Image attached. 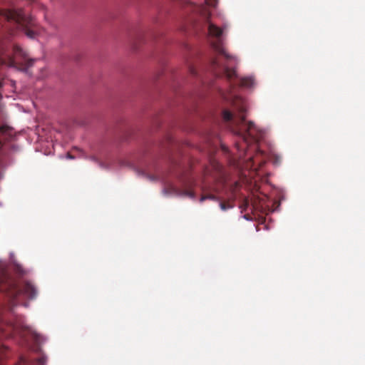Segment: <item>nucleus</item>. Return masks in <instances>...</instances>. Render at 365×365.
Returning a JSON list of instances; mask_svg holds the SVG:
<instances>
[{
	"label": "nucleus",
	"mask_w": 365,
	"mask_h": 365,
	"mask_svg": "<svg viewBox=\"0 0 365 365\" xmlns=\"http://www.w3.org/2000/svg\"><path fill=\"white\" fill-rule=\"evenodd\" d=\"M15 137L14 128L2 125L0 126V166L2 165V159L6 155L5 146L6 143L11 141Z\"/></svg>",
	"instance_id": "6"
},
{
	"label": "nucleus",
	"mask_w": 365,
	"mask_h": 365,
	"mask_svg": "<svg viewBox=\"0 0 365 365\" xmlns=\"http://www.w3.org/2000/svg\"><path fill=\"white\" fill-rule=\"evenodd\" d=\"M210 16V14L207 10V34H208L215 38L210 42L212 48L217 53L223 56L227 61H237L236 57L229 54L224 47L222 29L210 22L209 20Z\"/></svg>",
	"instance_id": "4"
},
{
	"label": "nucleus",
	"mask_w": 365,
	"mask_h": 365,
	"mask_svg": "<svg viewBox=\"0 0 365 365\" xmlns=\"http://www.w3.org/2000/svg\"><path fill=\"white\" fill-rule=\"evenodd\" d=\"M68 157L70 158H72V157L71 156L70 154H68Z\"/></svg>",
	"instance_id": "22"
},
{
	"label": "nucleus",
	"mask_w": 365,
	"mask_h": 365,
	"mask_svg": "<svg viewBox=\"0 0 365 365\" xmlns=\"http://www.w3.org/2000/svg\"><path fill=\"white\" fill-rule=\"evenodd\" d=\"M220 201V207L222 210L226 211L228 209H231L233 207V205L230 204V202H225L222 200Z\"/></svg>",
	"instance_id": "11"
},
{
	"label": "nucleus",
	"mask_w": 365,
	"mask_h": 365,
	"mask_svg": "<svg viewBox=\"0 0 365 365\" xmlns=\"http://www.w3.org/2000/svg\"><path fill=\"white\" fill-rule=\"evenodd\" d=\"M205 200V194H202L201 197H200V200L203 201Z\"/></svg>",
	"instance_id": "19"
},
{
	"label": "nucleus",
	"mask_w": 365,
	"mask_h": 365,
	"mask_svg": "<svg viewBox=\"0 0 365 365\" xmlns=\"http://www.w3.org/2000/svg\"><path fill=\"white\" fill-rule=\"evenodd\" d=\"M190 73H191L192 75H193V76H197V75H198V71H197V70L195 67H193V66H190Z\"/></svg>",
	"instance_id": "14"
},
{
	"label": "nucleus",
	"mask_w": 365,
	"mask_h": 365,
	"mask_svg": "<svg viewBox=\"0 0 365 365\" xmlns=\"http://www.w3.org/2000/svg\"><path fill=\"white\" fill-rule=\"evenodd\" d=\"M224 98L232 103L236 113L225 109L222 112V120L230 130L240 137L242 143H237L236 145L238 150H243L246 155V149L258 141L262 135V131L252 121H246L247 107L243 98L234 93H230Z\"/></svg>",
	"instance_id": "1"
},
{
	"label": "nucleus",
	"mask_w": 365,
	"mask_h": 365,
	"mask_svg": "<svg viewBox=\"0 0 365 365\" xmlns=\"http://www.w3.org/2000/svg\"><path fill=\"white\" fill-rule=\"evenodd\" d=\"M249 205V200L247 198H245L243 200V204L242 206H243L245 208L247 207Z\"/></svg>",
	"instance_id": "18"
},
{
	"label": "nucleus",
	"mask_w": 365,
	"mask_h": 365,
	"mask_svg": "<svg viewBox=\"0 0 365 365\" xmlns=\"http://www.w3.org/2000/svg\"><path fill=\"white\" fill-rule=\"evenodd\" d=\"M192 184V180H190L187 185V186L189 187V189L184 190L183 195L192 198V197H194V192L190 188Z\"/></svg>",
	"instance_id": "10"
},
{
	"label": "nucleus",
	"mask_w": 365,
	"mask_h": 365,
	"mask_svg": "<svg viewBox=\"0 0 365 365\" xmlns=\"http://www.w3.org/2000/svg\"><path fill=\"white\" fill-rule=\"evenodd\" d=\"M206 197H207V200H219V198L213 195H211V194H209L207 192V195H206Z\"/></svg>",
	"instance_id": "15"
},
{
	"label": "nucleus",
	"mask_w": 365,
	"mask_h": 365,
	"mask_svg": "<svg viewBox=\"0 0 365 365\" xmlns=\"http://www.w3.org/2000/svg\"><path fill=\"white\" fill-rule=\"evenodd\" d=\"M38 362H39L40 364L43 363V359H40L38 360Z\"/></svg>",
	"instance_id": "20"
},
{
	"label": "nucleus",
	"mask_w": 365,
	"mask_h": 365,
	"mask_svg": "<svg viewBox=\"0 0 365 365\" xmlns=\"http://www.w3.org/2000/svg\"><path fill=\"white\" fill-rule=\"evenodd\" d=\"M218 4V0H207V7L215 8Z\"/></svg>",
	"instance_id": "12"
},
{
	"label": "nucleus",
	"mask_w": 365,
	"mask_h": 365,
	"mask_svg": "<svg viewBox=\"0 0 365 365\" xmlns=\"http://www.w3.org/2000/svg\"><path fill=\"white\" fill-rule=\"evenodd\" d=\"M17 365H30V362L24 357H21Z\"/></svg>",
	"instance_id": "13"
},
{
	"label": "nucleus",
	"mask_w": 365,
	"mask_h": 365,
	"mask_svg": "<svg viewBox=\"0 0 365 365\" xmlns=\"http://www.w3.org/2000/svg\"><path fill=\"white\" fill-rule=\"evenodd\" d=\"M147 178L150 180H157L159 179L158 177L150 175H147Z\"/></svg>",
	"instance_id": "17"
},
{
	"label": "nucleus",
	"mask_w": 365,
	"mask_h": 365,
	"mask_svg": "<svg viewBox=\"0 0 365 365\" xmlns=\"http://www.w3.org/2000/svg\"><path fill=\"white\" fill-rule=\"evenodd\" d=\"M211 67L217 76H224L230 83L231 91L235 88V84L231 82L233 79L237 78V74L235 68H229L227 66L221 63L217 57L212 60Z\"/></svg>",
	"instance_id": "5"
},
{
	"label": "nucleus",
	"mask_w": 365,
	"mask_h": 365,
	"mask_svg": "<svg viewBox=\"0 0 365 365\" xmlns=\"http://www.w3.org/2000/svg\"><path fill=\"white\" fill-rule=\"evenodd\" d=\"M187 6L189 11H190L194 15L203 18L205 11L203 4H195L193 3H188Z\"/></svg>",
	"instance_id": "7"
},
{
	"label": "nucleus",
	"mask_w": 365,
	"mask_h": 365,
	"mask_svg": "<svg viewBox=\"0 0 365 365\" xmlns=\"http://www.w3.org/2000/svg\"><path fill=\"white\" fill-rule=\"evenodd\" d=\"M206 142H207V146L208 145V134L207 133V140H206Z\"/></svg>",
	"instance_id": "21"
},
{
	"label": "nucleus",
	"mask_w": 365,
	"mask_h": 365,
	"mask_svg": "<svg viewBox=\"0 0 365 365\" xmlns=\"http://www.w3.org/2000/svg\"><path fill=\"white\" fill-rule=\"evenodd\" d=\"M210 163L213 164V166L215 168L216 170L219 171L221 170V166L217 163L215 162L212 160H210Z\"/></svg>",
	"instance_id": "16"
},
{
	"label": "nucleus",
	"mask_w": 365,
	"mask_h": 365,
	"mask_svg": "<svg viewBox=\"0 0 365 365\" xmlns=\"http://www.w3.org/2000/svg\"><path fill=\"white\" fill-rule=\"evenodd\" d=\"M197 24L192 19H190L188 22L186 24V25L182 26L180 29L185 32H190L191 30H194L193 32H196V30L197 29Z\"/></svg>",
	"instance_id": "8"
},
{
	"label": "nucleus",
	"mask_w": 365,
	"mask_h": 365,
	"mask_svg": "<svg viewBox=\"0 0 365 365\" xmlns=\"http://www.w3.org/2000/svg\"><path fill=\"white\" fill-rule=\"evenodd\" d=\"M35 61L34 58H30L18 45L14 44L10 49L0 48V66L6 65L26 71L34 65Z\"/></svg>",
	"instance_id": "3"
},
{
	"label": "nucleus",
	"mask_w": 365,
	"mask_h": 365,
	"mask_svg": "<svg viewBox=\"0 0 365 365\" xmlns=\"http://www.w3.org/2000/svg\"><path fill=\"white\" fill-rule=\"evenodd\" d=\"M254 85L252 77H244L240 79V86L245 88H251Z\"/></svg>",
	"instance_id": "9"
},
{
	"label": "nucleus",
	"mask_w": 365,
	"mask_h": 365,
	"mask_svg": "<svg viewBox=\"0 0 365 365\" xmlns=\"http://www.w3.org/2000/svg\"><path fill=\"white\" fill-rule=\"evenodd\" d=\"M0 24L14 34L22 30L30 38L37 34V25L31 16H27L22 9H0Z\"/></svg>",
	"instance_id": "2"
}]
</instances>
